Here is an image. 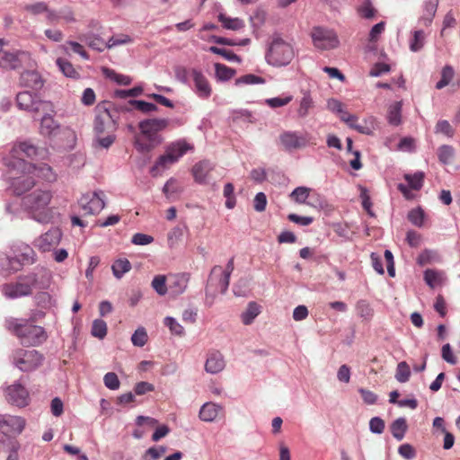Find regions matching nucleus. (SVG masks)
I'll list each match as a JSON object with an SVG mask.
<instances>
[{
    "label": "nucleus",
    "instance_id": "obj_1",
    "mask_svg": "<svg viewBox=\"0 0 460 460\" xmlns=\"http://www.w3.org/2000/svg\"><path fill=\"white\" fill-rule=\"evenodd\" d=\"M51 280V271L37 266L27 274L20 275L15 282L2 285L1 292L8 299L28 296L34 289H48Z\"/></svg>",
    "mask_w": 460,
    "mask_h": 460
},
{
    "label": "nucleus",
    "instance_id": "obj_2",
    "mask_svg": "<svg viewBox=\"0 0 460 460\" xmlns=\"http://www.w3.org/2000/svg\"><path fill=\"white\" fill-rule=\"evenodd\" d=\"M6 328L13 332L27 346H38L47 340V333L41 326L34 325L26 319L10 318L5 322Z\"/></svg>",
    "mask_w": 460,
    "mask_h": 460
},
{
    "label": "nucleus",
    "instance_id": "obj_3",
    "mask_svg": "<svg viewBox=\"0 0 460 460\" xmlns=\"http://www.w3.org/2000/svg\"><path fill=\"white\" fill-rule=\"evenodd\" d=\"M192 149L193 146L184 139L172 142L166 147L165 153L161 155L151 167L150 173L154 177L160 175L172 164H175L189 150Z\"/></svg>",
    "mask_w": 460,
    "mask_h": 460
},
{
    "label": "nucleus",
    "instance_id": "obj_4",
    "mask_svg": "<svg viewBox=\"0 0 460 460\" xmlns=\"http://www.w3.org/2000/svg\"><path fill=\"white\" fill-rule=\"evenodd\" d=\"M49 203H7L5 210L8 213L19 214L22 210L29 217L39 223L52 222L58 213L48 206Z\"/></svg>",
    "mask_w": 460,
    "mask_h": 460
},
{
    "label": "nucleus",
    "instance_id": "obj_5",
    "mask_svg": "<svg viewBox=\"0 0 460 460\" xmlns=\"http://www.w3.org/2000/svg\"><path fill=\"white\" fill-rule=\"evenodd\" d=\"M294 57L295 51L291 44L279 37L272 40L265 56L268 64L277 67L289 65Z\"/></svg>",
    "mask_w": 460,
    "mask_h": 460
},
{
    "label": "nucleus",
    "instance_id": "obj_6",
    "mask_svg": "<svg viewBox=\"0 0 460 460\" xmlns=\"http://www.w3.org/2000/svg\"><path fill=\"white\" fill-rule=\"evenodd\" d=\"M17 107L24 111L40 116L41 111H52V102L41 100L36 93L29 91L20 92L16 95Z\"/></svg>",
    "mask_w": 460,
    "mask_h": 460
},
{
    "label": "nucleus",
    "instance_id": "obj_7",
    "mask_svg": "<svg viewBox=\"0 0 460 460\" xmlns=\"http://www.w3.org/2000/svg\"><path fill=\"white\" fill-rule=\"evenodd\" d=\"M42 361V356L35 349H17L13 352V363L22 372L37 368Z\"/></svg>",
    "mask_w": 460,
    "mask_h": 460
},
{
    "label": "nucleus",
    "instance_id": "obj_8",
    "mask_svg": "<svg viewBox=\"0 0 460 460\" xmlns=\"http://www.w3.org/2000/svg\"><path fill=\"white\" fill-rule=\"evenodd\" d=\"M311 38L314 46L320 50H330L336 49L340 40L333 30L316 26L312 29Z\"/></svg>",
    "mask_w": 460,
    "mask_h": 460
},
{
    "label": "nucleus",
    "instance_id": "obj_9",
    "mask_svg": "<svg viewBox=\"0 0 460 460\" xmlns=\"http://www.w3.org/2000/svg\"><path fill=\"white\" fill-rule=\"evenodd\" d=\"M8 166H12L14 171L17 170L21 171L22 173L32 174L33 177L37 176L47 181H54L57 179V175L52 168L46 164L36 166L31 163L19 160L8 164Z\"/></svg>",
    "mask_w": 460,
    "mask_h": 460
},
{
    "label": "nucleus",
    "instance_id": "obj_10",
    "mask_svg": "<svg viewBox=\"0 0 460 460\" xmlns=\"http://www.w3.org/2000/svg\"><path fill=\"white\" fill-rule=\"evenodd\" d=\"M36 261V253L31 247L22 243L14 250L13 257H6L4 262L7 264L6 270H18L19 267L23 265H31Z\"/></svg>",
    "mask_w": 460,
    "mask_h": 460
},
{
    "label": "nucleus",
    "instance_id": "obj_11",
    "mask_svg": "<svg viewBox=\"0 0 460 460\" xmlns=\"http://www.w3.org/2000/svg\"><path fill=\"white\" fill-rule=\"evenodd\" d=\"M9 168V190L13 195L20 197L29 191L34 185L35 180L32 174L22 173L21 171H14L12 166Z\"/></svg>",
    "mask_w": 460,
    "mask_h": 460
},
{
    "label": "nucleus",
    "instance_id": "obj_12",
    "mask_svg": "<svg viewBox=\"0 0 460 460\" xmlns=\"http://www.w3.org/2000/svg\"><path fill=\"white\" fill-rule=\"evenodd\" d=\"M27 54L16 49H8L4 47V41L0 40V67L4 69H16L22 65L23 58Z\"/></svg>",
    "mask_w": 460,
    "mask_h": 460
},
{
    "label": "nucleus",
    "instance_id": "obj_13",
    "mask_svg": "<svg viewBox=\"0 0 460 460\" xmlns=\"http://www.w3.org/2000/svg\"><path fill=\"white\" fill-rule=\"evenodd\" d=\"M116 130V122L107 108L98 107L94 119V131L97 135L113 133Z\"/></svg>",
    "mask_w": 460,
    "mask_h": 460
},
{
    "label": "nucleus",
    "instance_id": "obj_14",
    "mask_svg": "<svg viewBox=\"0 0 460 460\" xmlns=\"http://www.w3.org/2000/svg\"><path fill=\"white\" fill-rule=\"evenodd\" d=\"M423 172H416L414 174H405V182H401L397 185V189L403 194L406 199L415 198L413 191H418L423 183Z\"/></svg>",
    "mask_w": 460,
    "mask_h": 460
},
{
    "label": "nucleus",
    "instance_id": "obj_15",
    "mask_svg": "<svg viewBox=\"0 0 460 460\" xmlns=\"http://www.w3.org/2000/svg\"><path fill=\"white\" fill-rule=\"evenodd\" d=\"M62 238V232L58 227L50 228L48 232L35 239L34 246L45 252L59 244Z\"/></svg>",
    "mask_w": 460,
    "mask_h": 460
},
{
    "label": "nucleus",
    "instance_id": "obj_16",
    "mask_svg": "<svg viewBox=\"0 0 460 460\" xmlns=\"http://www.w3.org/2000/svg\"><path fill=\"white\" fill-rule=\"evenodd\" d=\"M168 120L165 119H149L139 123L140 135L152 139H161L158 132L168 126Z\"/></svg>",
    "mask_w": 460,
    "mask_h": 460
},
{
    "label": "nucleus",
    "instance_id": "obj_17",
    "mask_svg": "<svg viewBox=\"0 0 460 460\" xmlns=\"http://www.w3.org/2000/svg\"><path fill=\"white\" fill-rule=\"evenodd\" d=\"M39 155V149L30 142L24 141L21 142L15 146L11 150V160L6 161L5 164L8 166V164L14 161H25L24 157L28 158H35Z\"/></svg>",
    "mask_w": 460,
    "mask_h": 460
},
{
    "label": "nucleus",
    "instance_id": "obj_18",
    "mask_svg": "<svg viewBox=\"0 0 460 460\" xmlns=\"http://www.w3.org/2000/svg\"><path fill=\"white\" fill-rule=\"evenodd\" d=\"M190 73L197 95L201 99H208L212 94V86L206 75L197 68H192Z\"/></svg>",
    "mask_w": 460,
    "mask_h": 460
},
{
    "label": "nucleus",
    "instance_id": "obj_19",
    "mask_svg": "<svg viewBox=\"0 0 460 460\" xmlns=\"http://www.w3.org/2000/svg\"><path fill=\"white\" fill-rule=\"evenodd\" d=\"M25 427V420L22 417L9 414L0 415V429L4 436L9 433L20 434Z\"/></svg>",
    "mask_w": 460,
    "mask_h": 460
},
{
    "label": "nucleus",
    "instance_id": "obj_20",
    "mask_svg": "<svg viewBox=\"0 0 460 460\" xmlns=\"http://www.w3.org/2000/svg\"><path fill=\"white\" fill-rule=\"evenodd\" d=\"M222 273L223 268L221 266L217 265L212 268L206 288L207 295L209 289L214 286L218 288L222 294L226 292L230 277Z\"/></svg>",
    "mask_w": 460,
    "mask_h": 460
},
{
    "label": "nucleus",
    "instance_id": "obj_21",
    "mask_svg": "<svg viewBox=\"0 0 460 460\" xmlns=\"http://www.w3.org/2000/svg\"><path fill=\"white\" fill-rule=\"evenodd\" d=\"M56 114L55 106L52 103V111H41L40 115V133L47 137H53L57 134L59 129V123L54 119Z\"/></svg>",
    "mask_w": 460,
    "mask_h": 460
},
{
    "label": "nucleus",
    "instance_id": "obj_22",
    "mask_svg": "<svg viewBox=\"0 0 460 460\" xmlns=\"http://www.w3.org/2000/svg\"><path fill=\"white\" fill-rule=\"evenodd\" d=\"M7 401L18 407H23L28 404L29 393L20 383H14L7 388Z\"/></svg>",
    "mask_w": 460,
    "mask_h": 460
},
{
    "label": "nucleus",
    "instance_id": "obj_23",
    "mask_svg": "<svg viewBox=\"0 0 460 460\" xmlns=\"http://www.w3.org/2000/svg\"><path fill=\"white\" fill-rule=\"evenodd\" d=\"M226 367L223 355L218 351L211 352L206 361L205 370L209 374H217Z\"/></svg>",
    "mask_w": 460,
    "mask_h": 460
},
{
    "label": "nucleus",
    "instance_id": "obj_24",
    "mask_svg": "<svg viewBox=\"0 0 460 460\" xmlns=\"http://www.w3.org/2000/svg\"><path fill=\"white\" fill-rule=\"evenodd\" d=\"M21 84L32 90H40L43 86V80L36 71H25L20 77Z\"/></svg>",
    "mask_w": 460,
    "mask_h": 460
},
{
    "label": "nucleus",
    "instance_id": "obj_25",
    "mask_svg": "<svg viewBox=\"0 0 460 460\" xmlns=\"http://www.w3.org/2000/svg\"><path fill=\"white\" fill-rule=\"evenodd\" d=\"M439 0H425L420 22L424 26H429L435 17Z\"/></svg>",
    "mask_w": 460,
    "mask_h": 460
},
{
    "label": "nucleus",
    "instance_id": "obj_26",
    "mask_svg": "<svg viewBox=\"0 0 460 460\" xmlns=\"http://www.w3.org/2000/svg\"><path fill=\"white\" fill-rule=\"evenodd\" d=\"M280 141L288 150L301 148L305 146V139L295 133L287 132L281 135Z\"/></svg>",
    "mask_w": 460,
    "mask_h": 460
},
{
    "label": "nucleus",
    "instance_id": "obj_27",
    "mask_svg": "<svg viewBox=\"0 0 460 460\" xmlns=\"http://www.w3.org/2000/svg\"><path fill=\"white\" fill-rule=\"evenodd\" d=\"M221 409L222 407L218 404L214 402H206L199 410V418L203 421L212 422L217 419Z\"/></svg>",
    "mask_w": 460,
    "mask_h": 460
},
{
    "label": "nucleus",
    "instance_id": "obj_28",
    "mask_svg": "<svg viewBox=\"0 0 460 460\" xmlns=\"http://www.w3.org/2000/svg\"><path fill=\"white\" fill-rule=\"evenodd\" d=\"M161 142L162 139H152L151 137H145L143 135H138L135 137V147L141 153H147Z\"/></svg>",
    "mask_w": 460,
    "mask_h": 460
},
{
    "label": "nucleus",
    "instance_id": "obj_29",
    "mask_svg": "<svg viewBox=\"0 0 460 460\" xmlns=\"http://www.w3.org/2000/svg\"><path fill=\"white\" fill-rule=\"evenodd\" d=\"M211 170L212 166L208 161H201L196 164L192 168V174L195 181L199 183L206 182L207 177Z\"/></svg>",
    "mask_w": 460,
    "mask_h": 460
},
{
    "label": "nucleus",
    "instance_id": "obj_30",
    "mask_svg": "<svg viewBox=\"0 0 460 460\" xmlns=\"http://www.w3.org/2000/svg\"><path fill=\"white\" fill-rule=\"evenodd\" d=\"M261 305L256 302H249L246 309L241 314V320L243 323L245 325H250L261 314Z\"/></svg>",
    "mask_w": 460,
    "mask_h": 460
},
{
    "label": "nucleus",
    "instance_id": "obj_31",
    "mask_svg": "<svg viewBox=\"0 0 460 460\" xmlns=\"http://www.w3.org/2000/svg\"><path fill=\"white\" fill-rule=\"evenodd\" d=\"M79 40L82 41H85L87 45L99 52L103 51L105 49H108L107 42L104 41L102 38L95 34H84L80 35Z\"/></svg>",
    "mask_w": 460,
    "mask_h": 460
},
{
    "label": "nucleus",
    "instance_id": "obj_32",
    "mask_svg": "<svg viewBox=\"0 0 460 460\" xmlns=\"http://www.w3.org/2000/svg\"><path fill=\"white\" fill-rule=\"evenodd\" d=\"M390 429L392 435L396 440H402L408 429L405 418L401 417L394 420L390 426Z\"/></svg>",
    "mask_w": 460,
    "mask_h": 460
},
{
    "label": "nucleus",
    "instance_id": "obj_33",
    "mask_svg": "<svg viewBox=\"0 0 460 460\" xmlns=\"http://www.w3.org/2000/svg\"><path fill=\"white\" fill-rule=\"evenodd\" d=\"M218 21L222 23V26L226 30L240 31L244 28L245 24L242 19L231 18L225 13L218 14Z\"/></svg>",
    "mask_w": 460,
    "mask_h": 460
},
{
    "label": "nucleus",
    "instance_id": "obj_34",
    "mask_svg": "<svg viewBox=\"0 0 460 460\" xmlns=\"http://www.w3.org/2000/svg\"><path fill=\"white\" fill-rule=\"evenodd\" d=\"M131 268L130 261L126 258L117 259L111 265L112 273L118 279H121Z\"/></svg>",
    "mask_w": 460,
    "mask_h": 460
},
{
    "label": "nucleus",
    "instance_id": "obj_35",
    "mask_svg": "<svg viewBox=\"0 0 460 460\" xmlns=\"http://www.w3.org/2000/svg\"><path fill=\"white\" fill-rule=\"evenodd\" d=\"M188 282L189 275L186 273L174 276L170 289L175 295L182 294L187 288Z\"/></svg>",
    "mask_w": 460,
    "mask_h": 460
},
{
    "label": "nucleus",
    "instance_id": "obj_36",
    "mask_svg": "<svg viewBox=\"0 0 460 460\" xmlns=\"http://www.w3.org/2000/svg\"><path fill=\"white\" fill-rule=\"evenodd\" d=\"M444 280V273L436 270L428 269L424 271V281L426 284L434 288L440 285Z\"/></svg>",
    "mask_w": 460,
    "mask_h": 460
},
{
    "label": "nucleus",
    "instance_id": "obj_37",
    "mask_svg": "<svg viewBox=\"0 0 460 460\" xmlns=\"http://www.w3.org/2000/svg\"><path fill=\"white\" fill-rule=\"evenodd\" d=\"M356 311L358 315L364 321H370L374 315L373 308L371 307L370 304L365 299H361L357 302Z\"/></svg>",
    "mask_w": 460,
    "mask_h": 460
},
{
    "label": "nucleus",
    "instance_id": "obj_38",
    "mask_svg": "<svg viewBox=\"0 0 460 460\" xmlns=\"http://www.w3.org/2000/svg\"><path fill=\"white\" fill-rule=\"evenodd\" d=\"M402 102H396L389 107L387 119L391 125L398 126L402 122Z\"/></svg>",
    "mask_w": 460,
    "mask_h": 460
},
{
    "label": "nucleus",
    "instance_id": "obj_39",
    "mask_svg": "<svg viewBox=\"0 0 460 460\" xmlns=\"http://www.w3.org/2000/svg\"><path fill=\"white\" fill-rule=\"evenodd\" d=\"M439 261V255L436 251L426 249L417 257V263L420 266H425L431 262Z\"/></svg>",
    "mask_w": 460,
    "mask_h": 460
},
{
    "label": "nucleus",
    "instance_id": "obj_40",
    "mask_svg": "<svg viewBox=\"0 0 460 460\" xmlns=\"http://www.w3.org/2000/svg\"><path fill=\"white\" fill-rule=\"evenodd\" d=\"M57 66L59 70L67 77L76 78L78 76V72L75 69L74 66L65 58H58Z\"/></svg>",
    "mask_w": 460,
    "mask_h": 460
},
{
    "label": "nucleus",
    "instance_id": "obj_41",
    "mask_svg": "<svg viewBox=\"0 0 460 460\" xmlns=\"http://www.w3.org/2000/svg\"><path fill=\"white\" fill-rule=\"evenodd\" d=\"M216 76L220 81H226L231 79L235 75V70L226 66V65L216 63L215 64Z\"/></svg>",
    "mask_w": 460,
    "mask_h": 460
},
{
    "label": "nucleus",
    "instance_id": "obj_42",
    "mask_svg": "<svg viewBox=\"0 0 460 460\" xmlns=\"http://www.w3.org/2000/svg\"><path fill=\"white\" fill-rule=\"evenodd\" d=\"M408 219L415 226L421 227L425 220V212L420 207H417L408 213Z\"/></svg>",
    "mask_w": 460,
    "mask_h": 460
},
{
    "label": "nucleus",
    "instance_id": "obj_43",
    "mask_svg": "<svg viewBox=\"0 0 460 460\" xmlns=\"http://www.w3.org/2000/svg\"><path fill=\"white\" fill-rule=\"evenodd\" d=\"M455 71L451 66H445L441 71V79L437 83L436 88L442 89L447 86L453 79Z\"/></svg>",
    "mask_w": 460,
    "mask_h": 460
},
{
    "label": "nucleus",
    "instance_id": "obj_44",
    "mask_svg": "<svg viewBox=\"0 0 460 460\" xmlns=\"http://www.w3.org/2000/svg\"><path fill=\"white\" fill-rule=\"evenodd\" d=\"M91 333L93 337L102 340L107 334V324L102 319H95L92 324Z\"/></svg>",
    "mask_w": 460,
    "mask_h": 460
},
{
    "label": "nucleus",
    "instance_id": "obj_45",
    "mask_svg": "<svg viewBox=\"0 0 460 460\" xmlns=\"http://www.w3.org/2000/svg\"><path fill=\"white\" fill-rule=\"evenodd\" d=\"M455 150L451 146L444 145L438 148V156L441 163L447 164L453 161Z\"/></svg>",
    "mask_w": 460,
    "mask_h": 460
},
{
    "label": "nucleus",
    "instance_id": "obj_46",
    "mask_svg": "<svg viewBox=\"0 0 460 460\" xmlns=\"http://www.w3.org/2000/svg\"><path fill=\"white\" fill-rule=\"evenodd\" d=\"M313 105L314 102L311 95L308 93H304L297 109L298 115L302 118L307 116L310 109L313 108Z\"/></svg>",
    "mask_w": 460,
    "mask_h": 460
},
{
    "label": "nucleus",
    "instance_id": "obj_47",
    "mask_svg": "<svg viewBox=\"0 0 460 460\" xmlns=\"http://www.w3.org/2000/svg\"><path fill=\"white\" fill-rule=\"evenodd\" d=\"M411 370L405 361H402L397 365L395 378L400 383H405L409 380Z\"/></svg>",
    "mask_w": 460,
    "mask_h": 460
},
{
    "label": "nucleus",
    "instance_id": "obj_48",
    "mask_svg": "<svg viewBox=\"0 0 460 460\" xmlns=\"http://www.w3.org/2000/svg\"><path fill=\"white\" fill-rule=\"evenodd\" d=\"M425 33L422 31H415L410 42V49L413 52L419 51L424 46Z\"/></svg>",
    "mask_w": 460,
    "mask_h": 460
},
{
    "label": "nucleus",
    "instance_id": "obj_49",
    "mask_svg": "<svg viewBox=\"0 0 460 460\" xmlns=\"http://www.w3.org/2000/svg\"><path fill=\"white\" fill-rule=\"evenodd\" d=\"M208 50L214 54L223 57L225 59L228 61L241 62V58L232 50L220 49L215 46H211Z\"/></svg>",
    "mask_w": 460,
    "mask_h": 460
},
{
    "label": "nucleus",
    "instance_id": "obj_50",
    "mask_svg": "<svg viewBox=\"0 0 460 460\" xmlns=\"http://www.w3.org/2000/svg\"><path fill=\"white\" fill-rule=\"evenodd\" d=\"M133 345L143 347L147 341V333L144 327L137 328L131 336Z\"/></svg>",
    "mask_w": 460,
    "mask_h": 460
},
{
    "label": "nucleus",
    "instance_id": "obj_51",
    "mask_svg": "<svg viewBox=\"0 0 460 460\" xmlns=\"http://www.w3.org/2000/svg\"><path fill=\"white\" fill-rule=\"evenodd\" d=\"M152 288L160 296H164L167 292L166 278L164 275H157L152 280Z\"/></svg>",
    "mask_w": 460,
    "mask_h": 460
},
{
    "label": "nucleus",
    "instance_id": "obj_52",
    "mask_svg": "<svg viewBox=\"0 0 460 460\" xmlns=\"http://www.w3.org/2000/svg\"><path fill=\"white\" fill-rule=\"evenodd\" d=\"M312 191L313 190L307 187H297L290 193L289 197L294 201H305Z\"/></svg>",
    "mask_w": 460,
    "mask_h": 460
},
{
    "label": "nucleus",
    "instance_id": "obj_53",
    "mask_svg": "<svg viewBox=\"0 0 460 460\" xmlns=\"http://www.w3.org/2000/svg\"><path fill=\"white\" fill-rule=\"evenodd\" d=\"M35 299L37 304L43 308H50L56 304V300L47 292L38 293Z\"/></svg>",
    "mask_w": 460,
    "mask_h": 460
},
{
    "label": "nucleus",
    "instance_id": "obj_54",
    "mask_svg": "<svg viewBox=\"0 0 460 460\" xmlns=\"http://www.w3.org/2000/svg\"><path fill=\"white\" fill-rule=\"evenodd\" d=\"M164 323L166 327L170 329L171 332L175 335L181 336L184 333V328L173 317H165L164 320Z\"/></svg>",
    "mask_w": 460,
    "mask_h": 460
},
{
    "label": "nucleus",
    "instance_id": "obj_55",
    "mask_svg": "<svg viewBox=\"0 0 460 460\" xmlns=\"http://www.w3.org/2000/svg\"><path fill=\"white\" fill-rule=\"evenodd\" d=\"M184 226H177L168 233V245L172 248L183 235Z\"/></svg>",
    "mask_w": 460,
    "mask_h": 460
},
{
    "label": "nucleus",
    "instance_id": "obj_56",
    "mask_svg": "<svg viewBox=\"0 0 460 460\" xmlns=\"http://www.w3.org/2000/svg\"><path fill=\"white\" fill-rule=\"evenodd\" d=\"M129 103L134 106L135 109L137 111H140L144 113H149L152 111H155L157 110V107L155 104L147 102L145 101H139V100H133L130 101Z\"/></svg>",
    "mask_w": 460,
    "mask_h": 460
},
{
    "label": "nucleus",
    "instance_id": "obj_57",
    "mask_svg": "<svg viewBox=\"0 0 460 460\" xmlns=\"http://www.w3.org/2000/svg\"><path fill=\"white\" fill-rule=\"evenodd\" d=\"M103 383L105 386L110 390H118L120 385V382L118 378V376L113 372H109L105 374L103 377Z\"/></svg>",
    "mask_w": 460,
    "mask_h": 460
},
{
    "label": "nucleus",
    "instance_id": "obj_58",
    "mask_svg": "<svg viewBox=\"0 0 460 460\" xmlns=\"http://www.w3.org/2000/svg\"><path fill=\"white\" fill-rule=\"evenodd\" d=\"M293 100L292 95H287L285 97H274L266 100V103L270 108H279L288 104Z\"/></svg>",
    "mask_w": 460,
    "mask_h": 460
},
{
    "label": "nucleus",
    "instance_id": "obj_59",
    "mask_svg": "<svg viewBox=\"0 0 460 460\" xmlns=\"http://www.w3.org/2000/svg\"><path fill=\"white\" fill-rule=\"evenodd\" d=\"M266 19L267 13L261 8L256 9L253 14L251 16V22L252 26L255 28H260L261 25H263Z\"/></svg>",
    "mask_w": 460,
    "mask_h": 460
},
{
    "label": "nucleus",
    "instance_id": "obj_60",
    "mask_svg": "<svg viewBox=\"0 0 460 460\" xmlns=\"http://www.w3.org/2000/svg\"><path fill=\"white\" fill-rule=\"evenodd\" d=\"M24 9L33 15H38L48 12V4L45 2H37L25 5Z\"/></svg>",
    "mask_w": 460,
    "mask_h": 460
},
{
    "label": "nucleus",
    "instance_id": "obj_61",
    "mask_svg": "<svg viewBox=\"0 0 460 460\" xmlns=\"http://www.w3.org/2000/svg\"><path fill=\"white\" fill-rule=\"evenodd\" d=\"M7 446L9 448V454L7 460H19L18 451L20 449V444L14 438H7Z\"/></svg>",
    "mask_w": 460,
    "mask_h": 460
},
{
    "label": "nucleus",
    "instance_id": "obj_62",
    "mask_svg": "<svg viewBox=\"0 0 460 460\" xmlns=\"http://www.w3.org/2000/svg\"><path fill=\"white\" fill-rule=\"evenodd\" d=\"M349 127L351 128L356 129L358 132L366 134V135H370L374 130V125H373L372 121H370V122L364 121L363 123L360 124V123H358V120H357L356 122L350 123Z\"/></svg>",
    "mask_w": 460,
    "mask_h": 460
},
{
    "label": "nucleus",
    "instance_id": "obj_63",
    "mask_svg": "<svg viewBox=\"0 0 460 460\" xmlns=\"http://www.w3.org/2000/svg\"><path fill=\"white\" fill-rule=\"evenodd\" d=\"M376 9L372 6L369 0H366L362 5L358 8L360 15L366 19L373 18L376 14Z\"/></svg>",
    "mask_w": 460,
    "mask_h": 460
},
{
    "label": "nucleus",
    "instance_id": "obj_64",
    "mask_svg": "<svg viewBox=\"0 0 460 460\" xmlns=\"http://www.w3.org/2000/svg\"><path fill=\"white\" fill-rule=\"evenodd\" d=\"M369 429L374 434H382L385 430V421L379 417H373L369 420Z\"/></svg>",
    "mask_w": 460,
    "mask_h": 460
}]
</instances>
